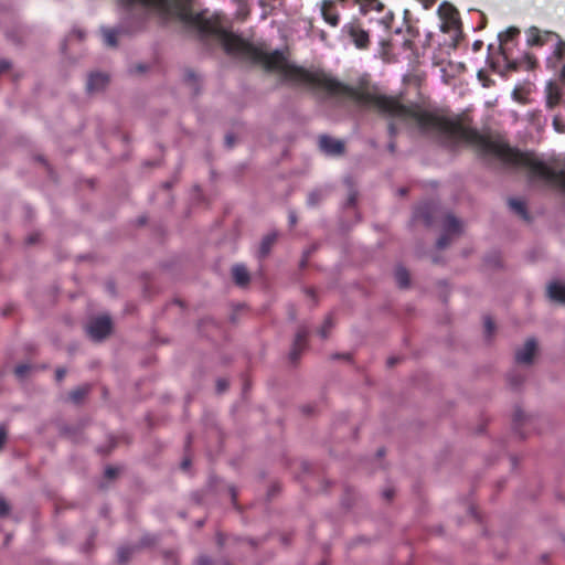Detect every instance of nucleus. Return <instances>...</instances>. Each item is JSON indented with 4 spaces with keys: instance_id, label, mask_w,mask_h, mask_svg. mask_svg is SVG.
I'll return each instance as SVG.
<instances>
[{
    "instance_id": "1",
    "label": "nucleus",
    "mask_w": 565,
    "mask_h": 565,
    "mask_svg": "<svg viewBox=\"0 0 565 565\" xmlns=\"http://www.w3.org/2000/svg\"><path fill=\"white\" fill-rule=\"evenodd\" d=\"M118 3L129 14L118 28L100 29L104 43L109 47L117 46L118 36L121 34H134L146 30L151 14H156L162 26L172 20H178L185 26L198 30L202 35H215L228 54L241 55L256 64H262L266 71L279 73L286 83L320 89L332 97L331 75L321 70L309 71L302 66L289 64L278 50L271 53L265 52L225 30L216 15L206 17L204 11L194 12L192 0H118Z\"/></svg>"
},
{
    "instance_id": "2",
    "label": "nucleus",
    "mask_w": 565,
    "mask_h": 565,
    "mask_svg": "<svg viewBox=\"0 0 565 565\" xmlns=\"http://www.w3.org/2000/svg\"><path fill=\"white\" fill-rule=\"evenodd\" d=\"M520 34V30L515 26H510L504 32L499 34V52L502 56L507 70L509 71H519L521 68L524 70H533L535 68L537 61L535 56L531 53H525L522 58H511L509 53V43L513 42Z\"/></svg>"
},
{
    "instance_id": "3",
    "label": "nucleus",
    "mask_w": 565,
    "mask_h": 565,
    "mask_svg": "<svg viewBox=\"0 0 565 565\" xmlns=\"http://www.w3.org/2000/svg\"><path fill=\"white\" fill-rule=\"evenodd\" d=\"M553 38L557 39V45L554 51L555 56L557 60H565V42L559 39L558 34L552 31H541L536 26H531L526 30V44L529 46L541 47Z\"/></svg>"
},
{
    "instance_id": "4",
    "label": "nucleus",
    "mask_w": 565,
    "mask_h": 565,
    "mask_svg": "<svg viewBox=\"0 0 565 565\" xmlns=\"http://www.w3.org/2000/svg\"><path fill=\"white\" fill-rule=\"evenodd\" d=\"M342 31L349 35L359 50H366L370 46L369 33L358 21H351L343 25Z\"/></svg>"
},
{
    "instance_id": "5",
    "label": "nucleus",
    "mask_w": 565,
    "mask_h": 565,
    "mask_svg": "<svg viewBox=\"0 0 565 565\" xmlns=\"http://www.w3.org/2000/svg\"><path fill=\"white\" fill-rule=\"evenodd\" d=\"M461 232V223L454 215H447L444 220V231L437 241L438 248L447 247L455 235H459Z\"/></svg>"
},
{
    "instance_id": "6",
    "label": "nucleus",
    "mask_w": 565,
    "mask_h": 565,
    "mask_svg": "<svg viewBox=\"0 0 565 565\" xmlns=\"http://www.w3.org/2000/svg\"><path fill=\"white\" fill-rule=\"evenodd\" d=\"M110 331L111 320L106 316L93 319L87 326V333L95 341L105 339L110 333Z\"/></svg>"
},
{
    "instance_id": "7",
    "label": "nucleus",
    "mask_w": 565,
    "mask_h": 565,
    "mask_svg": "<svg viewBox=\"0 0 565 565\" xmlns=\"http://www.w3.org/2000/svg\"><path fill=\"white\" fill-rule=\"evenodd\" d=\"M438 12L445 24V28H443L444 30L455 29L458 26L459 12L454 6L444 2L439 6Z\"/></svg>"
},
{
    "instance_id": "8",
    "label": "nucleus",
    "mask_w": 565,
    "mask_h": 565,
    "mask_svg": "<svg viewBox=\"0 0 565 565\" xmlns=\"http://www.w3.org/2000/svg\"><path fill=\"white\" fill-rule=\"evenodd\" d=\"M320 149L329 156H341L344 152V142L329 136H321L319 138Z\"/></svg>"
},
{
    "instance_id": "9",
    "label": "nucleus",
    "mask_w": 565,
    "mask_h": 565,
    "mask_svg": "<svg viewBox=\"0 0 565 565\" xmlns=\"http://www.w3.org/2000/svg\"><path fill=\"white\" fill-rule=\"evenodd\" d=\"M307 338H308V330L306 328H300L298 332L296 333V338L291 348V351L289 353V359L291 363H296L301 352L307 347Z\"/></svg>"
},
{
    "instance_id": "10",
    "label": "nucleus",
    "mask_w": 565,
    "mask_h": 565,
    "mask_svg": "<svg viewBox=\"0 0 565 565\" xmlns=\"http://www.w3.org/2000/svg\"><path fill=\"white\" fill-rule=\"evenodd\" d=\"M536 352V341L534 339H529L524 343V347L521 350H518L515 353V361L522 364H530L533 361V358Z\"/></svg>"
},
{
    "instance_id": "11",
    "label": "nucleus",
    "mask_w": 565,
    "mask_h": 565,
    "mask_svg": "<svg viewBox=\"0 0 565 565\" xmlns=\"http://www.w3.org/2000/svg\"><path fill=\"white\" fill-rule=\"evenodd\" d=\"M321 14L323 20L331 26H337L340 22L333 0H323L321 4Z\"/></svg>"
},
{
    "instance_id": "12",
    "label": "nucleus",
    "mask_w": 565,
    "mask_h": 565,
    "mask_svg": "<svg viewBox=\"0 0 565 565\" xmlns=\"http://www.w3.org/2000/svg\"><path fill=\"white\" fill-rule=\"evenodd\" d=\"M108 83V76L104 73H92L87 81L88 93L102 90Z\"/></svg>"
},
{
    "instance_id": "13",
    "label": "nucleus",
    "mask_w": 565,
    "mask_h": 565,
    "mask_svg": "<svg viewBox=\"0 0 565 565\" xmlns=\"http://www.w3.org/2000/svg\"><path fill=\"white\" fill-rule=\"evenodd\" d=\"M232 276L235 284L239 287L247 286L250 279L247 268L242 264H236L233 266Z\"/></svg>"
},
{
    "instance_id": "14",
    "label": "nucleus",
    "mask_w": 565,
    "mask_h": 565,
    "mask_svg": "<svg viewBox=\"0 0 565 565\" xmlns=\"http://www.w3.org/2000/svg\"><path fill=\"white\" fill-rule=\"evenodd\" d=\"M547 296L551 300L565 303V285L552 282L547 288Z\"/></svg>"
},
{
    "instance_id": "15",
    "label": "nucleus",
    "mask_w": 565,
    "mask_h": 565,
    "mask_svg": "<svg viewBox=\"0 0 565 565\" xmlns=\"http://www.w3.org/2000/svg\"><path fill=\"white\" fill-rule=\"evenodd\" d=\"M276 239H277V235L275 233L268 234L262 239L259 249H258L259 258H265L269 254L271 247L276 243Z\"/></svg>"
},
{
    "instance_id": "16",
    "label": "nucleus",
    "mask_w": 565,
    "mask_h": 565,
    "mask_svg": "<svg viewBox=\"0 0 565 565\" xmlns=\"http://www.w3.org/2000/svg\"><path fill=\"white\" fill-rule=\"evenodd\" d=\"M561 102V93L556 86L552 83L547 87V97H546V106L550 109H553Z\"/></svg>"
},
{
    "instance_id": "17",
    "label": "nucleus",
    "mask_w": 565,
    "mask_h": 565,
    "mask_svg": "<svg viewBox=\"0 0 565 565\" xmlns=\"http://www.w3.org/2000/svg\"><path fill=\"white\" fill-rule=\"evenodd\" d=\"M89 385L79 386L68 394V398L74 404H79L89 392Z\"/></svg>"
},
{
    "instance_id": "18",
    "label": "nucleus",
    "mask_w": 565,
    "mask_h": 565,
    "mask_svg": "<svg viewBox=\"0 0 565 565\" xmlns=\"http://www.w3.org/2000/svg\"><path fill=\"white\" fill-rule=\"evenodd\" d=\"M509 206L522 218H529L526 205L523 201L518 199H509Z\"/></svg>"
},
{
    "instance_id": "19",
    "label": "nucleus",
    "mask_w": 565,
    "mask_h": 565,
    "mask_svg": "<svg viewBox=\"0 0 565 565\" xmlns=\"http://www.w3.org/2000/svg\"><path fill=\"white\" fill-rule=\"evenodd\" d=\"M395 279L401 288H406L409 285V274L406 268L399 266L395 270Z\"/></svg>"
},
{
    "instance_id": "20",
    "label": "nucleus",
    "mask_w": 565,
    "mask_h": 565,
    "mask_svg": "<svg viewBox=\"0 0 565 565\" xmlns=\"http://www.w3.org/2000/svg\"><path fill=\"white\" fill-rule=\"evenodd\" d=\"M333 327L332 316H328L319 330L321 338L326 339Z\"/></svg>"
},
{
    "instance_id": "21",
    "label": "nucleus",
    "mask_w": 565,
    "mask_h": 565,
    "mask_svg": "<svg viewBox=\"0 0 565 565\" xmlns=\"http://www.w3.org/2000/svg\"><path fill=\"white\" fill-rule=\"evenodd\" d=\"M132 554V548L129 547V546H121L119 550H118V553H117V556H118V561L124 564L126 563L130 555Z\"/></svg>"
},
{
    "instance_id": "22",
    "label": "nucleus",
    "mask_w": 565,
    "mask_h": 565,
    "mask_svg": "<svg viewBox=\"0 0 565 565\" xmlns=\"http://www.w3.org/2000/svg\"><path fill=\"white\" fill-rule=\"evenodd\" d=\"M31 369L30 364H19L14 369V374L18 379H24Z\"/></svg>"
},
{
    "instance_id": "23",
    "label": "nucleus",
    "mask_w": 565,
    "mask_h": 565,
    "mask_svg": "<svg viewBox=\"0 0 565 565\" xmlns=\"http://www.w3.org/2000/svg\"><path fill=\"white\" fill-rule=\"evenodd\" d=\"M322 199V192L320 190H317V191H312L309 195H308V203L310 205H316L317 203H319Z\"/></svg>"
},
{
    "instance_id": "24",
    "label": "nucleus",
    "mask_w": 565,
    "mask_h": 565,
    "mask_svg": "<svg viewBox=\"0 0 565 565\" xmlns=\"http://www.w3.org/2000/svg\"><path fill=\"white\" fill-rule=\"evenodd\" d=\"M524 381V377L521 374L512 373L509 375V383L512 387H518Z\"/></svg>"
},
{
    "instance_id": "25",
    "label": "nucleus",
    "mask_w": 565,
    "mask_h": 565,
    "mask_svg": "<svg viewBox=\"0 0 565 565\" xmlns=\"http://www.w3.org/2000/svg\"><path fill=\"white\" fill-rule=\"evenodd\" d=\"M494 322L490 317H486L484 319V331L487 337H491L494 331Z\"/></svg>"
},
{
    "instance_id": "26",
    "label": "nucleus",
    "mask_w": 565,
    "mask_h": 565,
    "mask_svg": "<svg viewBox=\"0 0 565 565\" xmlns=\"http://www.w3.org/2000/svg\"><path fill=\"white\" fill-rule=\"evenodd\" d=\"M10 512L9 503L0 497V516H6Z\"/></svg>"
},
{
    "instance_id": "27",
    "label": "nucleus",
    "mask_w": 565,
    "mask_h": 565,
    "mask_svg": "<svg viewBox=\"0 0 565 565\" xmlns=\"http://www.w3.org/2000/svg\"><path fill=\"white\" fill-rule=\"evenodd\" d=\"M228 382L225 379H218L216 382V390L218 393H223L227 390Z\"/></svg>"
},
{
    "instance_id": "28",
    "label": "nucleus",
    "mask_w": 565,
    "mask_h": 565,
    "mask_svg": "<svg viewBox=\"0 0 565 565\" xmlns=\"http://www.w3.org/2000/svg\"><path fill=\"white\" fill-rule=\"evenodd\" d=\"M8 431L4 425H0V450L7 441Z\"/></svg>"
},
{
    "instance_id": "29",
    "label": "nucleus",
    "mask_w": 565,
    "mask_h": 565,
    "mask_svg": "<svg viewBox=\"0 0 565 565\" xmlns=\"http://www.w3.org/2000/svg\"><path fill=\"white\" fill-rule=\"evenodd\" d=\"M524 414L520 408H516L513 415V422L515 425H519V423L523 419Z\"/></svg>"
},
{
    "instance_id": "30",
    "label": "nucleus",
    "mask_w": 565,
    "mask_h": 565,
    "mask_svg": "<svg viewBox=\"0 0 565 565\" xmlns=\"http://www.w3.org/2000/svg\"><path fill=\"white\" fill-rule=\"evenodd\" d=\"M358 200V193L355 191H351L348 198V205L354 206Z\"/></svg>"
},
{
    "instance_id": "31",
    "label": "nucleus",
    "mask_w": 565,
    "mask_h": 565,
    "mask_svg": "<svg viewBox=\"0 0 565 565\" xmlns=\"http://www.w3.org/2000/svg\"><path fill=\"white\" fill-rule=\"evenodd\" d=\"M66 374V370L64 367H58L56 371H55V379L57 382H61L64 376Z\"/></svg>"
},
{
    "instance_id": "32",
    "label": "nucleus",
    "mask_w": 565,
    "mask_h": 565,
    "mask_svg": "<svg viewBox=\"0 0 565 565\" xmlns=\"http://www.w3.org/2000/svg\"><path fill=\"white\" fill-rule=\"evenodd\" d=\"M117 469L114 468V467H108L106 470H105V475L107 478L111 479V478H115L117 476Z\"/></svg>"
},
{
    "instance_id": "33",
    "label": "nucleus",
    "mask_w": 565,
    "mask_h": 565,
    "mask_svg": "<svg viewBox=\"0 0 565 565\" xmlns=\"http://www.w3.org/2000/svg\"><path fill=\"white\" fill-rule=\"evenodd\" d=\"M10 68V63L6 60L0 61V74L7 72Z\"/></svg>"
},
{
    "instance_id": "34",
    "label": "nucleus",
    "mask_w": 565,
    "mask_h": 565,
    "mask_svg": "<svg viewBox=\"0 0 565 565\" xmlns=\"http://www.w3.org/2000/svg\"><path fill=\"white\" fill-rule=\"evenodd\" d=\"M388 134H390L391 138H394L395 135L397 134V129H396V126L394 122L388 124Z\"/></svg>"
},
{
    "instance_id": "35",
    "label": "nucleus",
    "mask_w": 565,
    "mask_h": 565,
    "mask_svg": "<svg viewBox=\"0 0 565 565\" xmlns=\"http://www.w3.org/2000/svg\"><path fill=\"white\" fill-rule=\"evenodd\" d=\"M225 143L228 148H232L235 143L234 137L232 135H227L225 137Z\"/></svg>"
},
{
    "instance_id": "36",
    "label": "nucleus",
    "mask_w": 565,
    "mask_h": 565,
    "mask_svg": "<svg viewBox=\"0 0 565 565\" xmlns=\"http://www.w3.org/2000/svg\"><path fill=\"white\" fill-rule=\"evenodd\" d=\"M383 495L386 500H391L394 497V491L392 489H386L383 492Z\"/></svg>"
},
{
    "instance_id": "37",
    "label": "nucleus",
    "mask_w": 565,
    "mask_h": 565,
    "mask_svg": "<svg viewBox=\"0 0 565 565\" xmlns=\"http://www.w3.org/2000/svg\"><path fill=\"white\" fill-rule=\"evenodd\" d=\"M296 222H297V216H296V214H295L294 212H290V213H289V223H290L291 225H295V224H296Z\"/></svg>"
},
{
    "instance_id": "38",
    "label": "nucleus",
    "mask_w": 565,
    "mask_h": 565,
    "mask_svg": "<svg viewBox=\"0 0 565 565\" xmlns=\"http://www.w3.org/2000/svg\"><path fill=\"white\" fill-rule=\"evenodd\" d=\"M397 362H398V358H394V356H393V358H390V359L387 360V364H388V366H393V365H395Z\"/></svg>"
},
{
    "instance_id": "39",
    "label": "nucleus",
    "mask_w": 565,
    "mask_h": 565,
    "mask_svg": "<svg viewBox=\"0 0 565 565\" xmlns=\"http://www.w3.org/2000/svg\"><path fill=\"white\" fill-rule=\"evenodd\" d=\"M309 255H310V252H306L305 255H303V258L301 260V266L303 267L306 265V263L308 262V258H309Z\"/></svg>"
},
{
    "instance_id": "40",
    "label": "nucleus",
    "mask_w": 565,
    "mask_h": 565,
    "mask_svg": "<svg viewBox=\"0 0 565 565\" xmlns=\"http://www.w3.org/2000/svg\"><path fill=\"white\" fill-rule=\"evenodd\" d=\"M559 78L563 83H565V64L563 65L559 74Z\"/></svg>"
},
{
    "instance_id": "41",
    "label": "nucleus",
    "mask_w": 565,
    "mask_h": 565,
    "mask_svg": "<svg viewBox=\"0 0 565 565\" xmlns=\"http://www.w3.org/2000/svg\"><path fill=\"white\" fill-rule=\"evenodd\" d=\"M190 466V460L189 459H184L181 463V467L183 470H186L188 467Z\"/></svg>"
},
{
    "instance_id": "42",
    "label": "nucleus",
    "mask_w": 565,
    "mask_h": 565,
    "mask_svg": "<svg viewBox=\"0 0 565 565\" xmlns=\"http://www.w3.org/2000/svg\"><path fill=\"white\" fill-rule=\"evenodd\" d=\"M395 142L392 140L390 143H388V150L394 153L395 152Z\"/></svg>"
},
{
    "instance_id": "43",
    "label": "nucleus",
    "mask_w": 565,
    "mask_h": 565,
    "mask_svg": "<svg viewBox=\"0 0 565 565\" xmlns=\"http://www.w3.org/2000/svg\"><path fill=\"white\" fill-rule=\"evenodd\" d=\"M333 359H350L349 354H335L333 355Z\"/></svg>"
},
{
    "instance_id": "44",
    "label": "nucleus",
    "mask_w": 565,
    "mask_h": 565,
    "mask_svg": "<svg viewBox=\"0 0 565 565\" xmlns=\"http://www.w3.org/2000/svg\"><path fill=\"white\" fill-rule=\"evenodd\" d=\"M209 563H210V559L207 557H201L200 558V564L201 565H209Z\"/></svg>"
},
{
    "instance_id": "45",
    "label": "nucleus",
    "mask_w": 565,
    "mask_h": 565,
    "mask_svg": "<svg viewBox=\"0 0 565 565\" xmlns=\"http://www.w3.org/2000/svg\"><path fill=\"white\" fill-rule=\"evenodd\" d=\"M136 71H137L138 73H142V72H145V71H146V66H143V65H141V64H139V65H137V66H136Z\"/></svg>"
},
{
    "instance_id": "46",
    "label": "nucleus",
    "mask_w": 565,
    "mask_h": 565,
    "mask_svg": "<svg viewBox=\"0 0 565 565\" xmlns=\"http://www.w3.org/2000/svg\"><path fill=\"white\" fill-rule=\"evenodd\" d=\"M35 241H36V238L33 235L28 237V243L29 244H33V243H35Z\"/></svg>"
},
{
    "instance_id": "47",
    "label": "nucleus",
    "mask_w": 565,
    "mask_h": 565,
    "mask_svg": "<svg viewBox=\"0 0 565 565\" xmlns=\"http://www.w3.org/2000/svg\"><path fill=\"white\" fill-rule=\"evenodd\" d=\"M232 500H233V503L236 504V492L234 489H232Z\"/></svg>"
},
{
    "instance_id": "48",
    "label": "nucleus",
    "mask_w": 565,
    "mask_h": 565,
    "mask_svg": "<svg viewBox=\"0 0 565 565\" xmlns=\"http://www.w3.org/2000/svg\"><path fill=\"white\" fill-rule=\"evenodd\" d=\"M481 45H482V43H481V42H476V43L473 44L475 50H479V49L481 47Z\"/></svg>"
},
{
    "instance_id": "49",
    "label": "nucleus",
    "mask_w": 565,
    "mask_h": 565,
    "mask_svg": "<svg viewBox=\"0 0 565 565\" xmlns=\"http://www.w3.org/2000/svg\"><path fill=\"white\" fill-rule=\"evenodd\" d=\"M406 193H407V189H405V188L399 189L401 195H405Z\"/></svg>"
},
{
    "instance_id": "50",
    "label": "nucleus",
    "mask_w": 565,
    "mask_h": 565,
    "mask_svg": "<svg viewBox=\"0 0 565 565\" xmlns=\"http://www.w3.org/2000/svg\"><path fill=\"white\" fill-rule=\"evenodd\" d=\"M423 218H424V221H425V223H426V224H430V218H429V216L424 215V216H423Z\"/></svg>"
},
{
    "instance_id": "51",
    "label": "nucleus",
    "mask_w": 565,
    "mask_h": 565,
    "mask_svg": "<svg viewBox=\"0 0 565 565\" xmlns=\"http://www.w3.org/2000/svg\"><path fill=\"white\" fill-rule=\"evenodd\" d=\"M307 294H308L310 297H315V291H313V289H308V290H307Z\"/></svg>"
},
{
    "instance_id": "52",
    "label": "nucleus",
    "mask_w": 565,
    "mask_h": 565,
    "mask_svg": "<svg viewBox=\"0 0 565 565\" xmlns=\"http://www.w3.org/2000/svg\"><path fill=\"white\" fill-rule=\"evenodd\" d=\"M77 35H78L79 39H82L84 36L82 31H77Z\"/></svg>"
},
{
    "instance_id": "53",
    "label": "nucleus",
    "mask_w": 565,
    "mask_h": 565,
    "mask_svg": "<svg viewBox=\"0 0 565 565\" xmlns=\"http://www.w3.org/2000/svg\"><path fill=\"white\" fill-rule=\"evenodd\" d=\"M188 76H189V78H193V77H194V74H193V73H191V72H189V73H188Z\"/></svg>"
},
{
    "instance_id": "54",
    "label": "nucleus",
    "mask_w": 565,
    "mask_h": 565,
    "mask_svg": "<svg viewBox=\"0 0 565 565\" xmlns=\"http://www.w3.org/2000/svg\"><path fill=\"white\" fill-rule=\"evenodd\" d=\"M384 455V450L383 449H380L379 450V456H383Z\"/></svg>"
},
{
    "instance_id": "55",
    "label": "nucleus",
    "mask_w": 565,
    "mask_h": 565,
    "mask_svg": "<svg viewBox=\"0 0 565 565\" xmlns=\"http://www.w3.org/2000/svg\"><path fill=\"white\" fill-rule=\"evenodd\" d=\"M415 216L418 217L419 216V210L415 213Z\"/></svg>"
}]
</instances>
